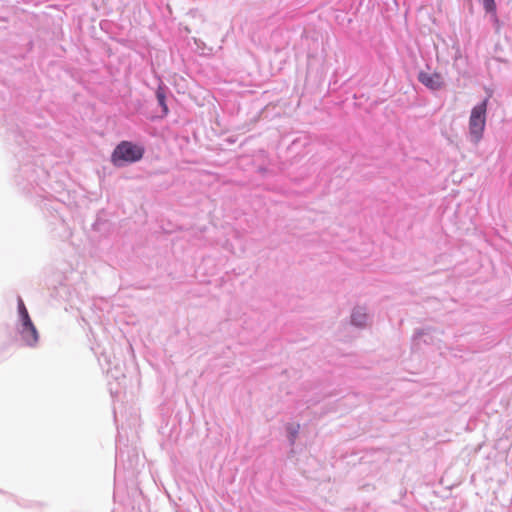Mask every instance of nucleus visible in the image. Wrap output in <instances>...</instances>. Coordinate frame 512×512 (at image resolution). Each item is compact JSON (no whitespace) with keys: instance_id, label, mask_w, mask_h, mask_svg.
Wrapping results in <instances>:
<instances>
[{"instance_id":"f03ea898","label":"nucleus","mask_w":512,"mask_h":512,"mask_svg":"<svg viewBox=\"0 0 512 512\" xmlns=\"http://www.w3.org/2000/svg\"><path fill=\"white\" fill-rule=\"evenodd\" d=\"M488 99L473 107L469 118V138L474 144H477L483 136L486 125V110Z\"/></svg>"},{"instance_id":"f257e3e1","label":"nucleus","mask_w":512,"mask_h":512,"mask_svg":"<svg viewBox=\"0 0 512 512\" xmlns=\"http://www.w3.org/2000/svg\"><path fill=\"white\" fill-rule=\"evenodd\" d=\"M14 329L22 346L28 348H36L38 346L40 334L21 297L17 298V317L14 323Z\"/></svg>"},{"instance_id":"1a4fd4ad","label":"nucleus","mask_w":512,"mask_h":512,"mask_svg":"<svg viewBox=\"0 0 512 512\" xmlns=\"http://www.w3.org/2000/svg\"><path fill=\"white\" fill-rule=\"evenodd\" d=\"M423 335H424V332H423V331H417V332L415 333L414 337H415V338H419V337H421V336H423Z\"/></svg>"},{"instance_id":"6e6552de","label":"nucleus","mask_w":512,"mask_h":512,"mask_svg":"<svg viewBox=\"0 0 512 512\" xmlns=\"http://www.w3.org/2000/svg\"><path fill=\"white\" fill-rule=\"evenodd\" d=\"M482 3L486 13L496 16V3L494 0H483Z\"/></svg>"},{"instance_id":"0eeeda50","label":"nucleus","mask_w":512,"mask_h":512,"mask_svg":"<svg viewBox=\"0 0 512 512\" xmlns=\"http://www.w3.org/2000/svg\"><path fill=\"white\" fill-rule=\"evenodd\" d=\"M156 98H157L158 104L162 108L163 114L167 115L169 110H168V107H167V104H166L165 92H164V90H163V88L161 86H159L157 91H156Z\"/></svg>"},{"instance_id":"423d86ee","label":"nucleus","mask_w":512,"mask_h":512,"mask_svg":"<svg viewBox=\"0 0 512 512\" xmlns=\"http://www.w3.org/2000/svg\"><path fill=\"white\" fill-rule=\"evenodd\" d=\"M300 430L299 424H287L286 431H287V437L290 445H294L298 436Z\"/></svg>"},{"instance_id":"20e7f679","label":"nucleus","mask_w":512,"mask_h":512,"mask_svg":"<svg viewBox=\"0 0 512 512\" xmlns=\"http://www.w3.org/2000/svg\"><path fill=\"white\" fill-rule=\"evenodd\" d=\"M418 81L432 91L440 90L445 84L443 76L436 72L428 73L420 71L418 74Z\"/></svg>"},{"instance_id":"39448f33","label":"nucleus","mask_w":512,"mask_h":512,"mask_svg":"<svg viewBox=\"0 0 512 512\" xmlns=\"http://www.w3.org/2000/svg\"><path fill=\"white\" fill-rule=\"evenodd\" d=\"M351 324L357 328H366L372 321V316L369 314L367 307L355 306L350 316Z\"/></svg>"},{"instance_id":"7ed1b4c3","label":"nucleus","mask_w":512,"mask_h":512,"mask_svg":"<svg viewBox=\"0 0 512 512\" xmlns=\"http://www.w3.org/2000/svg\"><path fill=\"white\" fill-rule=\"evenodd\" d=\"M143 154L144 148L142 146L129 141H122L112 153V162L116 166H121L125 162H137L143 157Z\"/></svg>"}]
</instances>
